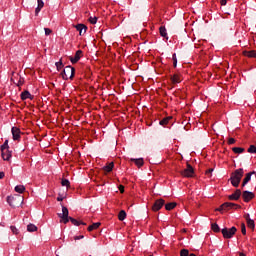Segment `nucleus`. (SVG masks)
<instances>
[{
	"instance_id": "nucleus-4",
	"label": "nucleus",
	"mask_w": 256,
	"mask_h": 256,
	"mask_svg": "<svg viewBox=\"0 0 256 256\" xmlns=\"http://www.w3.org/2000/svg\"><path fill=\"white\" fill-rule=\"evenodd\" d=\"M75 76V68L72 66H66L62 72V78L64 81H67L68 79H73Z\"/></svg>"
},
{
	"instance_id": "nucleus-40",
	"label": "nucleus",
	"mask_w": 256,
	"mask_h": 256,
	"mask_svg": "<svg viewBox=\"0 0 256 256\" xmlns=\"http://www.w3.org/2000/svg\"><path fill=\"white\" fill-rule=\"evenodd\" d=\"M172 59H173V66H174V67H177V54L174 53V54L172 55Z\"/></svg>"
},
{
	"instance_id": "nucleus-1",
	"label": "nucleus",
	"mask_w": 256,
	"mask_h": 256,
	"mask_svg": "<svg viewBox=\"0 0 256 256\" xmlns=\"http://www.w3.org/2000/svg\"><path fill=\"white\" fill-rule=\"evenodd\" d=\"M61 207H62V213H59L58 217L62 219L64 225H67L69 221L72 223V225H75V227H79V225H87V223L83 221H79L73 217H69V209H67V207H65L63 204H61Z\"/></svg>"
},
{
	"instance_id": "nucleus-45",
	"label": "nucleus",
	"mask_w": 256,
	"mask_h": 256,
	"mask_svg": "<svg viewBox=\"0 0 256 256\" xmlns=\"http://www.w3.org/2000/svg\"><path fill=\"white\" fill-rule=\"evenodd\" d=\"M42 9H43V8L37 6L36 9H35V15H39V13H41V10H42Z\"/></svg>"
},
{
	"instance_id": "nucleus-46",
	"label": "nucleus",
	"mask_w": 256,
	"mask_h": 256,
	"mask_svg": "<svg viewBox=\"0 0 256 256\" xmlns=\"http://www.w3.org/2000/svg\"><path fill=\"white\" fill-rule=\"evenodd\" d=\"M120 193H125V187L123 185L119 186Z\"/></svg>"
},
{
	"instance_id": "nucleus-27",
	"label": "nucleus",
	"mask_w": 256,
	"mask_h": 256,
	"mask_svg": "<svg viewBox=\"0 0 256 256\" xmlns=\"http://www.w3.org/2000/svg\"><path fill=\"white\" fill-rule=\"evenodd\" d=\"M27 231L29 233H35V231H37V227L35 226V224H28L27 225Z\"/></svg>"
},
{
	"instance_id": "nucleus-54",
	"label": "nucleus",
	"mask_w": 256,
	"mask_h": 256,
	"mask_svg": "<svg viewBox=\"0 0 256 256\" xmlns=\"http://www.w3.org/2000/svg\"><path fill=\"white\" fill-rule=\"evenodd\" d=\"M91 256V255H90Z\"/></svg>"
},
{
	"instance_id": "nucleus-18",
	"label": "nucleus",
	"mask_w": 256,
	"mask_h": 256,
	"mask_svg": "<svg viewBox=\"0 0 256 256\" xmlns=\"http://www.w3.org/2000/svg\"><path fill=\"white\" fill-rule=\"evenodd\" d=\"M130 161L135 163V165L138 166V167H143V165L145 163L143 158H132V159H130Z\"/></svg>"
},
{
	"instance_id": "nucleus-43",
	"label": "nucleus",
	"mask_w": 256,
	"mask_h": 256,
	"mask_svg": "<svg viewBox=\"0 0 256 256\" xmlns=\"http://www.w3.org/2000/svg\"><path fill=\"white\" fill-rule=\"evenodd\" d=\"M235 142H236L235 138L228 139V145H234Z\"/></svg>"
},
{
	"instance_id": "nucleus-3",
	"label": "nucleus",
	"mask_w": 256,
	"mask_h": 256,
	"mask_svg": "<svg viewBox=\"0 0 256 256\" xmlns=\"http://www.w3.org/2000/svg\"><path fill=\"white\" fill-rule=\"evenodd\" d=\"M7 203L10 205V207H13V209L17 207H21L23 204V197L21 196H8L7 197Z\"/></svg>"
},
{
	"instance_id": "nucleus-7",
	"label": "nucleus",
	"mask_w": 256,
	"mask_h": 256,
	"mask_svg": "<svg viewBox=\"0 0 256 256\" xmlns=\"http://www.w3.org/2000/svg\"><path fill=\"white\" fill-rule=\"evenodd\" d=\"M224 211H229V209H241V205L235 204L233 202H225L222 204Z\"/></svg>"
},
{
	"instance_id": "nucleus-37",
	"label": "nucleus",
	"mask_w": 256,
	"mask_h": 256,
	"mask_svg": "<svg viewBox=\"0 0 256 256\" xmlns=\"http://www.w3.org/2000/svg\"><path fill=\"white\" fill-rule=\"evenodd\" d=\"M89 21H90V23L92 24V25H95V24H97V17L96 16H91L90 18H89Z\"/></svg>"
},
{
	"instance_id": "nucleus-39",
	"label": "nucleus",
	"mask_w": 256,
	"mask_h": 256,
	"mask_svg": "<svg viewBox=\"0 0 256 256\" xmlns=\"http://www.w3.org/2000/svg\"><path fill=\"white\" fill-rule=\"evenodd\" d=\"M56 68L59 71L60 69H63V62L60 60L56 62Z\"/></svg>"
},
{
	"instance_id": "nucleus-11",
	"label": "nucleus",
	"mask_w": 256,
	"mask_h": 256,
	"mask_svg": "<svg viewBox=\"0 0 256 256\" xmlns=\"http://www.w3.org/2000/svg\"><path fill=\"white\" fill-rule=\"evenodd\" d=\"M165 205V200L158 199L155 201L154 205L152 206V211H159Z\"/></svg>"
},
{
	"instance_id": "nucleus-16",
	"label": "nucleus",
	"mask_w": 256,
	"mask_h": 256,
	"mask_svg": "<svg viewBox=\"0 0 256 256\" xmlns=\"http://www.w3.org/2000/svg\"><path fill=\"white\" fill-rule=\"evenodd\" d=\"M2 153V159H4V161H9V159H11L12 154L11 151L9 150H1Z\"/></svg>"
},
{
	"instance_id": "nucleus-15",
	"label": "nucleus",
	"mask_w": 256,
	"mask_h": 256,
	"mask_svg": "<svg viewBox=\"0 0 256 256\" xmlns=\"http://www.w3.org/2000/svg\"><path fill=\"white\" fill-rule=\"evenodd\" d=\"M171 81L174 85H177V83H181L182 79H181V74L176 73L174 75L171 76Z\"/></svg>"
},
{
	"instance_id": "nucleus-13",
	"label": "nucleus",
	"mask_w": 256,
	"mask_h": 256,
	"mask_svg": "<svg viewBox=\"0 0 256 256\" xmlns=\"http://www.w3.org/2000/svg\"><path fill=\"white\" fill-rule=\"evenodd\" d=\"M81 55H83V51L82 50H78L74 57H70V61L71 63L75 64L79 62V59H81Z\"/></svg>"
},
{
	"instance_id": "nucleus-23",
	"label": "nucleus",
	"mask_w": 256,
	"mask_h": 256,
	"mask_svg": "<svg viewBox=\"0 0 256 256\" xmlns=\"http://www.w3.org/2000/svg\"><path fill=\"white\" fill-rule=\"evenodd\" d=\"M101 227V222L93 223L88 227V231H95V229H99Z\"/></svg>"
},
{
	"instance_id": "nucleus-21",
	"label": "nucleus",
	"mask_w": 256,
	"mask_h": 256,
	"mask_svg": "<svg viewBox=\"0 0 256 256\" xmlns=\"http://www.w3.org/2000/svg\"><path fill=\"white\" fill-rule=\"evenodd\" d=\"M175 207H177V203L175 202H170L165 205L166 211H172V209H175Z\"/></svg>"
},
{
	"instance_id": "nucleus-6",
	"label": "nucleus",
	"mask_w": 256,
	"mask_h": 256,
	"mask_svg": "<svg viewBox=\"0 0 256 256\" xmlns=\"http://www.w3.org/2000/svg\"><path fill=\"white\" fill-rule=\"evenodd\" d=\"M182 177H193L195 174V170L193 169V166L191 164H187V168L182 170L181 172Z\"/></svg>"
},
{
	"instance_id": "nucleus-38",
	"label": "nucleus",
	"mask_w": 256,
	"mask_h": 256,
	"mask_svg": "<svg viewBox=\"0 0 256 256\" xmlns=\"http://www.w3.org/2000/svg\"><path fill=\"white\" fill-rule=\"evenodd\" d=\"M248 153H256V146L250 145V147L248 148Z\"/></svg>"
},
{
	"instance_id": "nucleus-42",
	"label": "nucleus",
	"mask_w": 256,
	"mask_h": 256,
	"mask_svg": "<svg viewBox=\"0 0 256 256\" xmlns=\"http://www.w3.org/2000/svg\"><path fill=\"white\" fill-rule=\"evenodd\" d=\"M44 31L46 36H49L51 33H53V31L50 28H44Z\"/></svg>"
},
{
	"instance_id": "nucleus-2",
	"label": "nucleus",
	"mask_w": 256,
	"mask_h": 256,
	"mask_svg": "<svg viewBox=\"0 0 256 256\" xmlns=\"http://www.w3.org/2000/svg\"><path fill=\"white\" fill-rule=\"evenodd\" d=\"M244 173L245 171L243 168L236 169L234 172H232L229 181L233 187H239V183H241Z\"/></svg>"
},
{
	"instance_id": "nucleus-9",
	"label": "nucleus",
	"mask_w": 256,
	"mask_h": 256,
	"mask_svg": "<svg viewBox=\"0 0 256 256\" xmlns=\"http://www.w3.org/2000/svg\"><path fill=\"white\" fill-rule=\"evenodd\" d=\"M254 198H255V194L253 192L246 190L242 193V199H244L245 203H249V201H251V199H254Z\"/></svg>"
},
{
	"instance_id": "nucleus-53",
	"label": "nucleus",
	"mask_w": 256,
	"mask_h": 256,
	"mask_svg": "<svg viewBox=\"0 0 256 256\" xmlns=\"http://www.w3.org/2000/svg\"><path fill=\"white\" fill-rule=\"evenodd\" d=\"M240 256H246L243 252L240 253Z\"/></svg>"
},
{
	"instance_id": "nucleus-14",
	"label": "nucleus",
	"mask_w": 256,
	"mask_h": 256,
	"mask_svg": "<svg viewBox=\"0 0 256 256\" xmlns=\"http://www.w3.org/2000/svg\"><path fill=\"white\" fill-rule=\"evenodd\" d=\"M75 29L79 31V35H85L87 33V27L85 24H78L75 26Z\"/></svg>"
},
{
	"instance_id": "nucleus-19",
	"label": "nucleus",
	"mask_w": 256,
	"mask_h": 256,
	"mask_svg": "<svg viewBox=\"0 0 256 256\" xmlns=\"http://www.w3.org/2000/svg\"><path fill=\"white\" fill-rule=\"evenodd\" d=\"M113 167H115V164L113 162H110L103 167V171H105L106 173H111V171H113Z\"/></svg>"
},
{
	"instance_id": "nucleus-10",
	"label": "nucleus",
	"mask_w": 256,
	"mask_h": 256,
	"mask_svg": "<svg viewBox=\"0 0 256 256\" xmlns=\"http://www.w3.org/2000/svg\"><path fill=\"white\" fill-rule=\"evenodd\" d=\"M12 137L14 141H19L21 139V129L17 127H12Z\"/></svg>"
},
{
	"instance_id": "nucleus-25",
	"label": "nucleus",
	"mask_w": 256,
	"mask_h": 256,
	"mask_svg": "<svg viewBox=\"0 0 256 256\" xmlns=\"http://www.w3.org/2000/svg\"><path fill=\"white\" fill-rule=\"evenodd\" d=\"M159 32H160L161 37H164L167 39V28H165V26H161L159 28Z\"/></svg>"
},
{
	"instance_id": "nucleus-52",
	"label": "nucleus",
	"mask_w": 256,
	"mask_h": 256,
	"mask_svg": "<svg viewBox=\"0 0 256 256\" xmlns=\"http://www.w3.org/2000/svg\"><path fill=\"white\" fill-rule=\"evenodd\" d=\"M57 201H63V197L61 196L57 197Z\"/></svg>"
},
{
	"instance_id": "nucleus-22",
	"label": "nucleus",
	"mask_w": 256,
	"mask_h": 256,
	"mask_svg": "<svg viewBox=\"0 0 256 256\" xmlns=\"http://www.w3.org/2000/svg\"><path fill=\"white\" fill-rule=\"evenodd\" d=\"M126 218H127V212H125V210H121L118 214L119 221H125Z\"/></svg>"
},
{
	"instance_id": "nucleus-5",
	"label": "nucleus",
	"mask_w": 256,
	"mask_h": 256,
	"mask_svg": "<svg viewBox=\"0 0 256 256\" xmlns=\"http://www.w3.org/2000/svg\"><path fill=\"white\" fill-rule=\"evenodd\" d=\"M221 233L224 239H233V236L235 235V233H237V228L235 226L231 228H223L221 230Z\"/></svg>"
},
{
	"instance_id": "nucleus-20",
	"label": "nucleus",
	"mask_w": 256,
	"mask_h": 256,
	"mask_svg": "<svg viewBox=\"0 0 256 256\" xmlns=\"http://www.w3.org/2000/svg\"><path fill=\"white\" fill-rule=\"evenodd\" d=\"M21 99L22 101H26V99H33V98L31 97V93L25 90L24 92L21 93Z\"/></svg>"
},
{
	"instance_id": "nucleus-31",
	"label": "nucleus",
	"mask_w": 256,
	"mask_h": 256,
	"mask_svg": "<svg viewBox=\"0 0 256 256\" xmlns=\"http://www.w3.org/2000/svg\"><path fill=\"white\" fill-rule=\"evenodd\" d=\"M61 185H62V187H67V188H69V187H71V182H69L68 179H62Z\"/></svg>"
},
{
	"instance_id": "nucleus-26",
	"label": "nucleus",
	"mask_w": 256,
	"mask_h": 256,
	"mask_svg": "<svg viewBox=\"0 0 256 256\" xmlns=\"http://www.w3.org/2000/svg\"><path fill=\"white\" fill-rule=\"evenodd\" d=\"M243 55H245V57H256V51L255 50L244 51Z\"/></svg>"
},
{
	"instance_id": "nucleus-44",
	"label": "nucleus",
	"mask_w": 256,
	"mask_h": 256,
	"mask_svg": "<svg viewBox=\"0 0 256 256\" xmlns=\"http://www.w3.org/2000/svg\"><path fill=\"white\" fill-rule=\"evenodd\" d=\"M215 211H219V213H223V211H225V209L223 208V204L220 205V207L216 208Z\"/></svg>"
},
{
	"instance_id": "nucleus-29",
	"label": "nucleus",
	"mask_w": 256,
	"mask_h": 256,
	"mask_svg": "<svg viewBox=\"0 0 256 256\" xmlns=\"http://www.w3.org/2000/svg\"><path fill=\"white\" fill-rule=\"evenodd\" d=\"M14 191H16V193H23L25 191V186L17 185V186H15Z\"/></svg>"
},
{
	"instance_id": "nucleus-12",
	"label": "nucleus",
	"mask_w": 256,
	"mask_h": 256,
	"mask_svg": "<svg viewBox=\"0 0 256 256\" xmlns=\"http://www.w3.org/2000/svg\"><path fill=\"white\" fill-rule=\"evenodd\" d=\"M241 198V189H237L233 194L228 196L230 201H239Z\"/></svg>"
},
{
	"instance_id": "nucleus-50",
	"label": "nucleus",
	"mask_w": 256,
	"mask_h": 256,
	"mask_svg": "<svg viewBox=\"0 0 256 256\" xmlns=\"http://www.w3.org/2000/svg\"><path fill=\"white\" fill-rule=\"evenodd\" d=\"M5 177V172L0 171V179H3Z\"/></svg>"
},
{
	"instance_id": "nucleus-35",
	"label": "nucleus",
	"mask_w": 256,
	"mask_h": 256,
	"mask_svg": "<svg viewBox=\"0 0 256 256\" xmlns=\"http://www.w3.org/2000/svg\"><path fill=\"white\" fill-rule=\"evenodd\" d=\"M10 229H11L13 235H19V229H17V227L10 226Z\"/></svg>"
},
{
	"instance_id": "nucleus-48",
	"label": "nucleus",
	"mask_w": 256,
	"mask_h": 256,
	"mask_svg": "<svg viewBox=\"0 0 256 256\" xmlns=\"http://www.w3.org/2000/svg\"><path fill=\"white\" fill-rule=\"evenodd\" d=\"M85 236L80 235V236H75L74 239L75 241H79V239H83Z\"/></svg>"
},
{
	"instance_id": "nucleus-51",
	"label": "nucleus",
	"mask_w": 256,
	"mask_h": 256,
	"mask_svg": "<svg viewBox=\"0 0 256 256\" xmlns=\"http://www.w3.org/2000/svg\"><path fill=\"white\" fill-rule=\"evenodd\" d=\"M245 219L246 221H249V219H251V216L249 214H246Z\"/></svg>"
},
{
	"instance_id": "nucleus-8",
	"label": "nucleus",
	"mask_w": 256,
	"mask_h": 256,
	"mask_svg": "<svg viewBox=\"0 0 256 256\" xmlns=\"http://www.w3.org/2000/svg\"><path fill=\"white\" fill-rule=\"evenodd\" d=\"M13 77H18L17 80L11 78V81H13L14 85H17V87H21L23 86V84L25 83V79H23V77L19 76V74H15V72H12Z\"/></svg>"
},
{
	"instance_id": "nucleus-24",
	"label": "nucleus",
	"mask_w": 256,
	"mask_h": 256,
	"mask_svg": "<svg viewBox=\"0 0 256 256\" xmlns=\"http://www.w3.org/2000/svg\"><path fill=\"white\" fill-rule=\"evenodd\" d=\"M233 153H236V155H241V153H245V148L241 147H234L232 148Z\"/></svg>"
},
{
	"instance_id": "nucleus-47",
	"label": "nucleus",
	"mask_w": 256,
	"mask_h": 256,
	"mask_svg": "<svg viewBox=\"0 0 256 256\" xmlns=\"http://www.w3.org/2000/svg\"><path fill=\"white\" fill-rule=\"evenodd\" d=\"M214 169L210 168L206 171V175H211V173H213Z\"/></svg>"
},
{
	"instance_id": "nucleus-49",
	"label": "nucleus",
	"mask_w": 256,
	"mask_h": 256,
	"mask_svg": "<svg viewBox=\"0 0 256 256\" xmlns=\"http://www.w3.org/2000/svg\"><path fill=\"white\" fill-rule=\"evenodd\" d=\"M220 4H221L222 6L227 5V0H220Z\"/></svg>"
},
{
	"instance_id": "nucleus-36",
	"label": "nucleus",
	"mask_w": 256,
	"mask_h": 256,
	"mask_svg": "<svg viewBox=\"0 0 256 256\" xmlns=\"http://www.w3.org/2000/svg\"><path fill=\"white\" fill-rule=\"evenodd\" d=\"M180 256H189V250L188 249H182L180 251Z\"/></svg>"
},
{
	"instance_id": "nucleus-41",
	"label": "nucleus",
	"mask_w": 256,
	"mask_h": 256,
	"mask_svg": "<svg viewBox=\"0 0 256 256\" xmlns=\"http://www.w3.org/2000/svg\"><path fill=\"white\" fill-rule=\"evenodd\" d=\"M38 6L37 7H45V2H43V0H37Z\"/></svg>"
},
{
	"instance_id": "nucleus-28",
	"label": "nucleus",
	"mask_w": 256,
	"mask_h": 256,
	"mask_svg": "<svg viewBox=\"0 0 256 256\" xmlns=\"http://www.w3.org/2000/svg\"><path fill=\"white\" fill-rule=\"evenodd\" d=\"M211 229H212V231H214V233H220L221 232V228L219 227V225L217 223H213L211 225Z\"/></svg>"
},
{
	"instance_id": "nucleus-33",
	"label": "nucleus",
	"mask_w": 256,
	"mask_h": 256,
	"mask_svg": "<svg viewBox=\"0 0 256 256\" xmlns=\"http://www.w3.org/2000/svg\"><path fill=\"white\" fill-rule=\"evenodd\" d=\"M7 150H9V140H5V142L1 146V151H7Z\"/></svg>"
},
{
	"instance_id": "nucleus-30",
	"label": "nucleus",
	"mask_w": 256,
	"mask_h": 256,
	"mask_svg": "<svg viewBox=\"0 0 256 256\" xmlns=\"http://www.w3.org/2000/svg\"><path fill=\"white\" fill-rule=\"evenodd\" d=\"M246 222H247V227H249V229H255V220L254 219H248Z\"/></svg>"
},
{
	"instance_id": "nucleus-17",
	"label": "nucleus",
	"mask_w": 256,
	"mask_h": 256,
	"mask_svg": "<svg viewBox=\"0 0 256 256\" xmlns=\"http://www.w3.org/2000/svg\"><path fill=\"white\" fill-rule=\"evenodd\" d=\"M252 175H255V171L246 174L245 178L243 179L242 187H245V185L251 181Z\"/></svg>"
},
{
	"instance_id": "nucleus-34",
	"label": "nucleus",
	"mask_w": 256,
	"mask_h": 256,
	"mask_svg": "<svg viewBox=\"0 0 256 256\" xmlns=\"http://www.w3.org/2000/svg\"><path fill=\"white\" fill-rule=\"evenodd\" d=\"M241 233L242 235H247V228L245 226V223L241 224Z\"/></svg>"
},
{
	"instance_id": "nucleus-32",
	"label": "nucleus",
	"mask_w": 256,
	"mask_h": 256,
	"mask_svg": "<svg viewBox=\"0 0 256 256\" xmlns=\"http://www.w3.org/2000/svg\"><path fill=\"white\" fill-rule=\"evenodd\" d=\"M170 119L171 118L167 117V118H164V119L160 120L159 125H162V127H165V125L169 124Z\"/></svg>"
}]
</instances>
